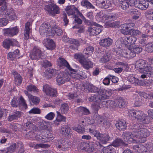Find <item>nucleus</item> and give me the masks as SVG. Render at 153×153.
<instances>
[{"label":"nucleus","mask_w":153,"mask_h":153,"mask_svg":"<svg viewBox=\"0 0 153 153\" xmlns=\"http://www.w3.org/2000/svg\"><path fill=\"white\" fill-rule=\"evenodd\" d=\"M96 123L100 125H104L105 127H108L110 125V123L103 117L100 115H97L95 117Z\"/></svg>","instance_id":"14"},{"label":"nucleus","mask_w":153,"mask_h":153,"mask_svg":"<svg viewBox=\"0 0 153 153\" xmlns=\"http://www.w3.org/2000/svg\"><path fill=\"white\" fill-rule=\"evenodd\" d=\"M150 134L149 131L146 128H141L138 129L134 131V137L136 138V140L134 139V143H142L141 139L149 136Z\"/></svg>","instance_id":"3"},{"label":"nucleus","mask_w":153,"mask_h":153,"mask_svg":"<svg viewBox=\"0 0 153 153\" xmlns=\"http://www.w3.org/2000/svg\"><path fill=\"white\" fill-rule=\"evenodd\" d=\"M146 50L149 53L153 51V42H150L147 44L146 47Z\"/></svg>","instance_id":"50"},{"label":"nucleus","mask_w":153,"mask_h":153,"mask_svg":"<svg viewBox=\"0 0 153 153\" xmlns=\"http://www.w3.org/2000/svg\"><path fill=\"white\" fill-rule=\"evenodd\" d=\"M69 43L71 44H73L76 47L80 45L79 41L74 39H70L69 41Z\"/></svg>","instance_id":"57"},{"label":"nucleus","mask_w":153,"mask_h":153,"mask_svg":"<svg viewBox=\"0 0 153 153\" xmlns=\"http://www.w3.org/2000/svg\"><path fill=\"white\" fill-rule=\"evenodd\" d=\"M88 146V143L85 142H82L80 144V149L82 150H84L88 152L89 150L88 149L87 147Z\"/></svg>","instance_id":"58"},{"label":"nucleus","mask_w":153,"mask_h":153,"mask_svg":"<svg viewBox=\"0 0 153 153\" xmlns=\"http://www.w3.org/2000/svg\"><path fill=\"white\" fill-rule=\"evenodd\" d=\"M81 5L83 7H86L88 8L95 9V7L88 0H82L81 3Z\"/></svg>","instance_id":"35"},{"label":"nucleus","mask_w":153,"mask_h":153,"mask_svg":"<svg viewBox=\"0 0 153 153\" xmlns=\"http://www.w3.org/2000/svg\"><path fill=\"white\" fill-rule=\"evenodd\" d=\"M12 73L14 76L16 84L18 85L21 84L22 81V79L20 75L15 71H13Z\"/></svg>","instance_id":"33"},{"label":"nucleus","mask_w":153,"mask_h":153,"mask_svg":"<svg viewBox=\"0 0 153 153\" xmlns=\"http://www.w3.org/2000/svg\"><path fill=\"white\" fill-rule=\"evenodd\" d=\"M110 58L111 57L109 54L107 53L102 56L99 62L101 63H105L109 61Z\"/></svg>","instance_id":"39"},{"label":"nucleus","mask_w":153,"mask_h":153,"mask_svg":"<svg viewBox=\"0 0 153 153\" xmlns=\"http://www.w3.org/2000/svg\"><path fill=\"white\" fill-rule=\"evenodd\" d=\"M16 147V144L14 143L12 144L4 151V153H12L14 152Z\"/></svg>","instance_id":"38"},{"label":"nucleus","mask_w":153,"mask_h":153,"mask_svg":"<svg viewBox=\"0 0 153 153\" xmlns=\"http://www.w3.org/2000/svg\"><path fill=\"white\" fill-rule=\"evenodd\" d=\"M57 62L58 64L60 67L65 66L68 69L69 73H71V72H76L75 70L71 68L69 64L64 59L62 58H59L57 59Z\"/></svg>","instance_id":"13"},{"label":"nucleus","mask_w":153,"mask_h":153,"mask_svg":"<svg viewBox=\"0 0 153 153\" xmlns=\"http://www.w3.org/2000/svg\"><path fill=\"white\" fill-rule=\"evenodd\" d=\"M108 102H109V105L110 107L114 108L118 106V100H116L115 101L108 100Z\"/></svg>","instance_id":"52"},{"label":"nucleus","mask_w":153,"mask_h":153,"mask_svg":"<svg viewBox=\"0 0 153 153\" xmlns=\"http://www.w3.org/2000/svg\"><path fill=\"white\" fill-rule=\"evenodd\" d=\"M127 145V144H126L120 138L116 139L112 143V145L115 147H118L120 146H126Z\"/></svg>","instance_id":"31"},{"label":"nucleus","mask_w":153,"mask_h":153,"mask_svg":"<svg viewBox=\"0 0 153 153\" xmlns=\"http://www.w3.org/2000/svg\"><path fill=\"white\" fill-rule=\"evenodd\" d=\"M69 107L66 103L62 104L60 108V111L62 114H66L68 111Z\"/></svg>","instance_id":"36"},{"label":"nucleus","mask_w":153,"mask_h":153,"mask_svg":"<svg viewBox=\"0 0 153 153\" xmlns=\"http://www.w3.org/2000/svg\"><path fill=\"white\" fill-rule=\"evenodd\" d=\"M8 22L7 19L5 18L0 19V25L1 26H5L7 24Z\"/></svg>","instance_id":"63"},{"label":"nucleus","mask_w":153,"mask_h":153,"mask_svg":"<svg viewBox=\"0 0 153 153\" xmlns=\"http://www.w3.org/2000/svg\"><path fill=\"white\" fill-rule=\"evenodd\" d=\"M46 10L48 13L52 16H54L56 14H59L60 13L59 7L54 4L46 5Z\"/></svg>","instance_id":"9"},{"label":"nucleus","mask_w":153,"mask_h":153,"mask_svg":"<svg viewBox=\"0 0 153 153\" xmlns=\"http://www.w3.org/2000/svg\"><path fill=\"white\" fill-rule=\"evenodd\" d=\"M59 71L55 69H50L46 70L44 72L45 76L49 78L52 76H54L59 73Z\"/></svg>","instance_id":"28"},{"label":"nucleus","mask_w":153,"mask_h":153,"mask_svg":"<svg viewBox=\"0 0 153 153\" xmlns=\"http://www.w3.org/2000/svg\"><path fill=\"white\" fill-rule=\"evenodd\" d=\"M28 98L29 100L30 101H32L34 104H37L39 102L40 100L38 97L33 96L31 94L28 95Z\"/></svg>","instance_id":"40"},{"label":"nucleus","mask_w":153,"mask_h":153,"mask_svg":"<svg viewBox=\"0 0 153 153\" xmlns=\"http://www.w3.org/2000/svg\"><path fill=\"white\" fill-rule=\"evenodd\" d=\"M73 129L80 134H82L85 132L84 128L79 125L73 127Z\"/></svg>","instance_id":"47"},{"label":"nucleus","mask_w":153,"mask_h":153,"mask_svg":"<svg viewBox=\"0 0 153 153\" xmlns=\"http://www.w3.org/2000/svg\"><path fill=\"white\" fill-rule=\"evenodd\" d=\"M6 0H0V6L1 7L0 8V11L3 12L6 10L7 9V4Z\"/></svg>","instance_id":"43"},{"label":"nucleus","mask_w":153,"mask_h":153,"mask_svg":"<svg viewBox=\"0 0 153 153\" xmlns=\"http://www.w3.org/2000/svg\"><path fill=\"white\" fill-rule=\"evenodd\" d=\"M122 137L125 141L129 143H133L134 141V135L130 132H123L122 134Z\"/></svg>","instance_id":"12"},{"label":"nucleus","mask_w":153,"mask_h":153,"mask_svg":"<svg viewBox=\"0 0 153 153\" xmlns=\"http://www.w3.org/2000/svg\"><path fill=\"white\" fill-rule=\"evenodd\" d=\"M96 4L100 7L105 9L108 8L111 5L108 0H96Z\"/></svg>","instance_id":"17"},{"label":"nucleus","mask_w":153,"mask_h":153,"mask_svg":"<svg viewBox=\"0 0 153 153\" xmlns=\"http://www.w3.org/2000/svg\"><path fill=\"white\" fill-rule=\"evenodd\" d=\"M140 9L145 10L148 7L149 4L147 1L145 0H140Z\"/></svg>","instance_id":"41"},{"label":"nucleus","mask_w":153,"mask_h":153,"mask_svg":"<svg viewBox=\"0 0 153 153\" xmlns=\"http://www.w3.org/2000/svg\"><path fill=\"white\" fill-rule=\"evenodd\" d=\"M65 10L68 15H71L76 13V11H78V9L75 6L73 5L66 7Z\"/></svg>","instance_id":"30"},{"label":"nucleus","mask_w":153,"mask_h":153,"mask_svg":"<svg viewBox=\"0 0 153 153\" xmlns=\"http://www.w3.org/2000/svg\"><path fill=\"white\" fill-rule=\"evenodd\" d=\"M53 139V135L51 133L48 132L45 135H42L39 137V141L42 142H46L50 141Z\"/></svg>","instance_id":"22"},{"label":"nucleus","mask_w":153,"mask_h":153,"mask_svg":"<svg viewBox=\"0 0 153 153\" xmlns=\"http://www.w3.org/2000/svg\"><path fill=\"white\" fill-rule=\"evenodd\" d=\"M74 57L76 59H79V62L85 69L88 70L93 68V63L89 59H84V56L83 54H75Z\"/></svg>","instance_id":"5"},{"label":"nucleus","mask_w":153,"mask_h":153,"mask_svg":"<svg viewBox=\"0 0 153 153\" xmlns=\"http://www.w3.org/2000/svg\"><path fill=\"white\" fill-rule=\"evenodd\" d=\"M126 24L122 25L120 26L121 32L122 34L124 35H129V30Z\"/></svg>","instance_id":"37"},{"label":"nucleus","mask_w":153,"mask_h":153,"mask_svg":"<svg viewBox=\"0 0 153 153\" xmlns=\"http://www.w3.org/2000/svg\"><path fill=\"white\" fill-rule=\"evenodd\" d=\"M43 91L47 95L52 97H56L57 96L56 89L48 85H45L43 86Z\"/></svg>","instance_id":"10"},{"label":"nucleus","mask_w":153,"mask_h":153,"mask_svg":"<svg viewBox=\"0 0 153 153\" xmlns=\"http://www.w3.org/2000/svg\"><path fill=\"white\" fill-rule=\"evenodd\" d=\"M126 25L128 26V28L129 30V35L133 36L134 35V24L131 23L126 24Z\"/></svg>","instance_id":"44"},{"label":"nucleus","mask_w":153,"mask_h":153,"mask_svg":"<svg viewBox=\"0 0 153 153\" xmlns=\"http://www.w3.org/2000/svg\"><path fill=\"white\" fill-rule=\"evenodd\" d=\"M29 113L30 114H39L40 113V110L38 108H33L29 111Z\"/></svg>","instance_id":"61"},{"label":"nucleus","mask_w":153,"mask_h":153,"mask_svg":"<svg viewBox=\"0 0 153 153\" xmlns=\"http://www.w3.org/2000/svg\"><path fill=\"white\" fill-rule=\"evenodd\" d=\"M142 39L140 42V43L141 44H146L150 38L149 36L145 34H143L142 35Z\"/></svg>","instance_id":"49"},{"label":"nucleus","mask_w":153,"mask_h":153,"mask_svg":"<svg viewBox=\"0 0 153 153\" xmlns=\"http://www.w3.org/2000/svg\"><path fill=\"white\" fill-rule=\"evenodd\" d=\"M71 145V143L63 140H61V144L57 146V148L62 151H65L68 150Z\"/></svg>","instance_id":"19"},{"label":"nucleus","mask_w":153,"mask_h":153,"mask_svg":"<svg viewBox=\"0 0 153 153\" xmlns=\"http://www.w3.org/2000/svg\"><path fill=\"white\" fill-rule=\"evenodd\" d=\"M39 31L40 34L42 35L53 36L54 35V32L53 31L50 25L47 23L42 24L40 27Z\"/></svg>","instance_id":"7"},{"label":"nucleus","mask_w":153,"mask_h":153,"mask_svg":"<svg viewBox=\"0 0 153 153\" xmlns=\"http://www.w3.org/2000/svg\"><path fill=\"white\" fill-rule=\"evenodd\" d=\"M133 0H130L129 1V2L128 0H121L120 1V5L122 9L124 10H126L129 7V5H130V6L134 5Z\"/></svg>","instance_id":"20"},{"label":"nucleus","mask_w":153,"mask_h":153,"mask_svg":"<svg viewBox=\"0 0 153 153\" xmlns=\"http://www.w3.org/2000/svg\"><path fill=\"white\" fill-rule=\"evenodd\" d=\"M56 112L57 114V116L56 120L54 121V123H57V122L65 121L66 117L62 115L60 112L58 111H57Z\"/></svg>","instance_id":"34"},{"label":"nucleus","mask_w":153,"mask_h":153,"mask_svg":"<svg viewBox=\"0 0 153 153\" xmlns=\"http://www.w3.org/2000/svg\"><path fill=\"white\" fill-rule=\"evenodd\" d=\"M19 99L17 98H14L12 100L11 102V104L13 107H17L19 105L18 102Z\"/></svg>","instance_id":"55"},{"label":"nucleus","mask_w":153,"mask_h":153,"mask_svg":"<svg viewBox=\"0 0 153 153\" xmlns=\"http://www.w3.org/2000/svg\"><path fill=\"white\" fill-rule=\"evenodd\" d=\"M89 131L94 137H96L97 139L100 141L102 143L106 144L110 139V137L107 134H102L97 131L92 130L91 128L89 129Z\"/></svg>","instance_id":"6"},{"label":"nucleus","mask_w":153,"mask_h":153,"mask_svg":"<svg viewBox=\"0 0 153 153\" xmlns=\"http://www.w3.org/2000/svg\"><path fill=\"white\" fill-rule=\"evenodd\" d=\"M88 143V146L87 148L89 150V151H88V152H93L96 147V145H97L98 146L97 143L99 144L100 146H101V145L98 142H97L96 144L94 142L92 141H90L89 143Z\"/></svg>","instance_id":"32"},{"label":"nucleus","mask_w":153,"mask_h":153,"mask_svg":"<svg viewBox=\"0 0 153 153\" xmlns=\"http://www.w3.org/2000/svg\"><path fill=\"white\" fill-rule=\"evenodd\" d=\"M71 129L67 126L63 125L60 128V132L62 135L67 137L70 134Z\"/></svg>","instance_id":"23"},{"label":"nucleus","mask_w":153,"mask_h":153,"mask_svg":"<svg viewBox=\"0 0 153 153\" xmlns=\"http://www.w3.org/2000/svg\"><path fill=\"white\" fill-rule=\"evenodd\" d=\"M55 116L54 113L52 112H51L45 116V118L48 120H51L54 118Z\"/></svg>","instance_id":"62"},{"label":"nucleus","mask_w":153,"mask_h":153,"mask_svg":"<svg viewBox=\"0 0 153 153\" xmlns=\"http://www.w3.org/2000/svg\"><path fill=\"white\" fill-rule=\"evenodd\" d=\"M80 76L79 74H76V72H60L58 73L56 77V81L57 84L59 85H60L72 79H78L80 78Z\"/></svg>","instance_id":"2"},{"label":"nucleus","mask_w":153,"mask_h":153,"mask_svg":"<svg viewBox=\"0 0 153 153\" xmlns=\"http://www.w3.org/2000/svg\"><path fill=\"white\" fill-rule=\"evenodd\" d=\"M143 72L142 73L147 74V75L149 77H152L153 76V73L151 72L152 68L150 66L147 65V62L144 65V66L142 68Z\"/></svg>","instance_id":"26"},{"label":"nucleus","mask_w":153,"mask_h":153,"mask_svg":"<svg viewBox=\"0 0 153 153\" xmlns=\"http://www.w3.org/2000/svg\"><path fill=\"white\" fill-rule=\"evenodd\" d=\"M94 48L92 46H89L85 48L83 51V52L85 54L91 55L93 53L94 51Z\"/></svg>","instance_id":"42"},{"label":"nucleus","mask_w":153,"mask_h":153,"mask_svg":"<svg viewBox=\"0 0 153 153\" xmlns=\"http://www.w3.org/2000/svg\"><path fill=\"white\" fill-rule=\"evenodd\" d=\"M0 11L1 12H3V13L4 15V13L6 16H4L6 17L7 16H8L10 20H13L17 18L16 16L14 11L12 9L9 10L6 12H4L5 11L3 12Z\"/></svg>","instance_id":"21"},{"label":"nucleus","mask_w":153,"mask_h":153,"mask_svg":"<svg viewBox=\"0 0 153 153\" xmlns=\"http://www.w3.org/2000/svg\"><path fill=\"white\" fill-rule=\"evenodd\" d=\"M146 63V61L142 59H140L136 61L135 64V68L139 71L140 72H143L142 68L144 66Z\"/></svg>","instance_id":"25"},{"label":"nucleus","mask_w":153,"mask_h":153,"mask_svg":"<svg viewBox=\"0 0 153 153\" xmlns=\"http://www.w3.org/2000/svg\"><path fill=\"white\" fill-rule=\"evenodd\" d=\"M42 51L37 46H34L31 51L30 57L33 60L39 59L42 56Z\"/></svg>","instance_id":"11"},{"label":"nucleus","mask_w":153,"mask_h":153,"mask_svg":"<svg viewBox=\"0 0 153 153\" xmlns=\"http://www.w3.org/2000/svg\"><path fill=\"white\" fill-rule=\"evenodd\" d=\"M141 17V14L140 11L136 9L134 10V20L140 19Z\"/></svg>","instance_id":"60"},{"label":"nucleus","mask_w":153,"mask_h":153,"mask_svg":"<svg viewBox=\"0 0 153 153\" xmlns=\"http://www.w3.org/2000/svg\"><path fill=\"white\" fill-rule=\"evenodd\" d=\"M27 89L30 91L38 92L39 91L35 85H30L27 86Z\"/></svg>","instance_id":"48"},{"label":"nucleus","mask_w":153,"mask_h":153,"mask_svg":"<svg viewBox=\"0 0 153 153\" xmlns=\"http://www.w3.org/2000/svg\"><path fill=\"white\" fill-rule=\"evenodd\" d=\"M113 42L112 39L109 38L104 39L101 40L100 42V45L104 47H109L111 45Z\"/></svg>","instance_id":"29"},{"label":"nucleus","mask_w":153,"mask_h":153,"mask_svg":"<svg viewBox=\"0 0 153 153\" xmlns=\"http://www.w3.org/2000/svg\"><path fill=\"white\" fill-rule=\"evenodd\" d=\"M20 100L19 102V105H22L24 108L26 109L27 107V105L25 103V100L21 96L20 97Z\"/></svg>","instance_id":"54"},{"label":"nucleus","mask_w":153,"mask_h":153,"mask_svg":"<svg viewBox=\"0 0 153 153\" xmlns=\"http://www.w3.org/2000/svg\"><path fill=\"white\" fill-rule=\"evenodd\" d=\"M11 40L6 39L3 42V47L7 49H9L10 46L11 45Z\"/></svg>","instance_id":"46"},{"label":"nucleus","mask_w":153,"mask_h":153,"mask_svg":"<svg viewBox=\"0 0 153 153\" xmlns=\"http://www.w3.org/2000/svg\"><path fill=\"white\" fill-rule=\"evenodd\" d=\"M88 90L91 92L97 93L96 94L93 96H91L89 98V101L97 102L100 105L101 108H106L109 105L108 100H103L107 98V95H109L111 94L110 91L100 89L94 86H92L91 89L89 88Z\"/></svg>","instance_id":"1"},{"label":"nucleus","mask_w":153,"mask_h":153,"mask_svg":"<svg viewBox=\"0 0 153 153\" xmlns=\"http://www.w3.org/2000/svg\"><path fill=\"white\" fill-rule=\"evenodd\" d=\"M132 37H133V36L129 37H124L121 38L120 40V41L122 45H126L129 42L127 41V40H129L130 39H131Z\"/></svg>","instance_id":"45"},{"label":"nucleus","mask_w":153,"mask_h":153,"mask_svg":"<svg viewBox=\"0 0 153 153\" xmlns=\"http://www.w3.org/2000/svg\"><path fill=\"white\" fill-rule=\"evenodd\" d=\"M53 102L55 105H48L46 106L47 107H51L53 108H54L55 107V105H59L62 102V101L61 100L59 99H56L55 100H53Z\"/></svg>","instance_id":"53"},{"label":"nucleus","mask_w":153,"mask_h":153,"mask_svg":"<svg viewBox=\"0 0 153 153\" xmlns=\"http://www.w3.org/2000/svg\"><path fill=\"white\" fill-rule=\"evenodd\" d=\"M4 31L5 34L11 36L16 35L19 32L18 29L16 27L5 29Z\"/></svg>","instance_id":"16"},{"label":"nucleus","mask_w":153,"mask_h":153,"mask_svg":"<svg viewBox=\"0 0 153 153\" xmlns=\"http://www.w3.org/2000/svg\"><path fill=\"white\" fill-rule=\"evenodd\" d=\"M148 117L147 115L140 111L136 110L134 111V117L139 122L145 121Z\"/></svg>","instance_id":"15"},{"label":"nucleus","mask_w":153,"mask_h":153,"mask_svg":"<svg viewBox=\"0 0 153 153\" xmlns=\"http://www.w3.org/2000/svg\"><path fill=\"white\" fill-rule=\"evenodd\" d=\"M117 128L120 131L125 130L127 127L126 122L124 120H119L115 124Z\"/></svg>","instance_id":"24"},{"label":"nucleus","mask_w":153,"mask_h":153,"mask_svg":"<svg viewBox=\"0 0 153 153\" xmlns=\"http://www.w3.org/2000/svg\"><path fill=\"white\" fill-rule=\"evenodd\" d=\"M102 27L101 25L94 22L93 25L88 27L87 31L91 36L97 35L101 32Z\"/></svg>","instance_id":"8"},{"label":"nucleus","mask_w":153,"mask_h":153,"mask_svg":"<svg viewBox=\"0 0 153 153\" xmlns=\"http://www.w3.org/2000/svg\"><path fill=\"white\" fill-rule=\"evenodd\" d=\"M43 43L46 48L49 50H52L55 48V44L53 40L51 39H45L43 41Z\"/></svg>","instance_id":"18"},{"label":"nucleus","mask_w":153,"mask_h":153,"mask_svg":"<svg viewBox=\"0 0 153 153\" xmlns=\"http://www.w3.org/2000/svg\"><path fill=\"white\" fill-rule=\"evenodd\" d=\"M31 24V23L29 22H27L25 24L24 32V38L25 40H27L29 38V33L30 30V27Z\"/></svg>","instance_id":"27"},{"label":"nucleus","mask_w":153,"mask_h":153,"mask_svg":"<svg viewBox=\"0 0 153 153\" xmlns=\"http://www.w3.org/2000/svg\"><path fill=\"white\" fill-rule=\"evenodd\" d=\"M53 31L54 32H55L56 34L58 36H59L62 35V31L59 28H57L55 27L53 28Z\"/></svg>","instance_id":"59"},{"label":"nucleus","mask_w":153,"mask_h":153,"mask_svg":"<svg viewBox=\"0 0 153 153\" xmlns=\"http://www.w3.org/2000/svg\"><path fill=\"white\" fill-rule=\"evenodd\" d=\"M96 17L98 21L105 23L114 21L116 19L117 16L116 14L111 13L105 14L100 12L96 15Z\"/></svg>","instance_id":"4"},{"label":"nucleus","mask_w":153,"mask_h":153,"mask_svg":"<svg viewBox=\"0 0 153 153\" xmlns=\"http://www.w3.org/2000/svg\"><path fill=\"white\" fill-rule=\"evenodd\" d=\"M15 55L13 52H10L7 54V59L10 60H13L16 58Z\"/></svg>","instance_id":"64"},{"label":"nucleus","mask_w":153,"mask_h":153,"mask_svg":"<svg viewBox=\"0 0 153 153\" xmlns=\"http://www.w3.org/2000/svg\"><path fill=\"white\" fill-rule=\"evenodd\" d=\"M20 112H17V113L15 114L10 116L8 118V120L10 121H11L13 120L17 119L18 117L20 116Z\"/></svg>","instance_id":"51"},{"label":"nucleus","mask_w":153,"mask_h":153,"mask_svg":"<svg viewBox=\"0 0 153 153\" xmlns=\"http://www.w3.org/2000/svg\"><path fill=\"white\" fill-rule=\"evenodd\" d=\"M113 151V150L111 148V146L105 147L102 149L103 153H111Z\"/></svg>","instance_id":"56"}]
</instances>
